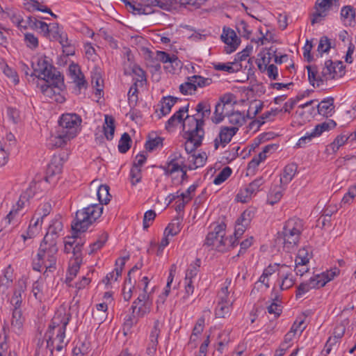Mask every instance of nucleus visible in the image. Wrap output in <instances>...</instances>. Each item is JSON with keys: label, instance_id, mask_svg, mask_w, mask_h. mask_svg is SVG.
Segmentation results:
<instances>
[{"label": "nucleus", "instance_id": "1", "mask_svg": "<svg viewBox=\"0 0 356 356\" xmlns=\"http://www.w3.org/2000/svg\"><path fill=\"white\" fill-rule=\"evenodd\" d=\"M102 214V207L98 204H92L76 212L75 218L72 222V235L65 238V242L76 245L79 233L86 232L90 225Z\"/></svg>", "mask_w": 356, "mask_h": 356}, {"label": "nucleus", "instance_id": "2", "mask_svg": "<svg viewBox=\"0 0 356 356\" xmlns=\"http://www.w3.org/2000/svg\"><path fill=\"white\" fill-rule=\"evenodd\" d=\"M58 247L51 241H42L35 257L33 259L32 268L35 271L41 272L44 268V276L47 277L49 273L56 270Z\"/></svg>", "mask_w": 356, "mask_h": 356}, {"label": "nucleus", "instance_id": "3", "mask_svg": "<svg viewBox=\"0 0 356 356\" xmlns=\"http://www.w3.org/2000/svg\"><path fill=\"white\" fill-rule=\"evenodd\" d=\"M302 231L303 222L300 218H292L286 221L277 238L283 240V248L286 252H291L298 246Z\"/></svg>", "mask_w": 356, "mask_h": 356}, {"label": "nucleus", "instance_id": "4", "mask_svg": "<svg viewBox=\"0 0 356 356\" xmlns=\"http://www.w3.org/2000/svg\"><path fill=\"white\" fill-rule=\"evenodd\" d=\"M152 307V300L149 295L143 293L133 302L131 307L132 314L126 319L125 323L129 326L136 325L138 318L149 314Z\"/></svg>", "mask_w": 356, "mask_h": 356}, {"label": "nucleus", "instance_id": "5", "mask_svg": "<svg viewBox=\"0 0 356 356\" xmlns=\"http://www.w3.org/2000/svg\"><path fill=\"white\" fill-rule=\"evenodd\" d=\"M70 317L71 315L65 312L56 313L49 326V334L51 333V330H56V337L55 339L58 341L56 347L58 351L62 350L64 346L67 344V343L64 342V339L65 337L66 327L69 323Z\"/></svg>", "mask_w": 356, "mask_h": 356}, {"label": "nucleus", "instance_id": "6", "mask_svg": "<svg viewBox=\"0 0 356 356\" xmlns=\"http://www.w3.org/2000/svg\"><path fill=\"white\" fill-rule=\"evenodd\" d=\"M81 118L76 113L63 114L58 120V130L63 131L67 138H74L77 134Z\"/></svg>", "mask_w": 356, "mask_h": 356}, {"label": "nucleus", "instance_id": "7", "mask_svg": "<svg viewBox=\"0 0 356 356\" xmlns=\"http://www.w3.org/2000/svg\"><path fill=\"white\" fill-rule=\"evenodd\" d=\"M60 73L49 63L46 56L40 57L37 60V67H34L33 73L31 76H35L44 81L52 79Z\"/></svg>", "mask_w": 356, "mask_h": 356}, {"label": "nucleus", "instance_id": "8", "mask_svg": "<svg viewBox=\"0 0 356 356\" xmlns=\"http://www.w3.org/2000/svg\"><path fill=\"white\" fill-rule=\"evenodd\" d=\"M339 0H317L315 4L316 13L313 14L312 24L318 23L324 19L330 10L337 11Z\"/></svg>", "mask_w": 356, "mask_h": 356}, {"label": "nucleus", "instance_id": "9", "mask_svg": "<svg viewBox=\"0 0 356 356\" xmlns=\"http://www.w3.org/2000/svg\"><path fill=\"white\" fill-rule=\"evenodd\" d=\"M64 80L61 74H57L52 79L45 81V83L41 85L40 90L44 95L53 98V97L60 95L64 88Z\"/></svg>", "mask_w": 356, "mask_h": 356}, {"label": "nucleus", "instance_id": "10", "mask_svg": "<svg viewBox=\"0 0 356 356\" xmlns=\"http://www.w3.org/2000/svg\"><path fill=\"white\" fill-rule=\"evenodd\" d=\"M264 184V179L259 177L250 183L237 194V199L241 202H248L252 197L254 196Z\"/></svg>", "mask_w": 356, "mask_h": 356}, {"label": "nucleus", "instance_id": "11", "mask_svg": "<svg viewBox=\"0 0 356 356\" xmlns=\"http://www.w3.org/2000/svg\"><path fill=\"white\" fill-rule=\"evenodd\" d=\"M63 222L61 220L60 216H56L49 225L48 230L42 241L49 242L52 243H58V238L60 235V232L63 231Z\"/></svg>", "mask_w": 356, "mask_h": 356}, {"label": "nucleus", "instance_id": "12", "mask_svg": "<svg viewBox=\"0 0 356 356\" xmlns=\"http://www.w3.org/2000/svg\"><path fill=\"white\" fill-rule=\"evenodd\" d=\"M228 287H222L220 292V301L216 307L215 315L218 318H225L229 315L232 303L228 300Z\"/></svg>", "mask_w": 356, "mask_h": 356}, {"label": "nucleus", "instance_id": "13", "mask_svg": "<svg viewBox=\"0 0 356 356\" xmlns=\"http://www.w3.org/2000/svg\"><path fill=\"white\" fill-rule=\"evenodd\" d=\"M238 129L236 127H222L218 137L214 140V148L217 150L220 145L225 147L236 134Z\"/></svg>", "mask_w": 356, "mask_h": 356}, {"label": "nucleus", "instance_id": "14", "mask_svg": "<svg viewBox=\"0 0 356 356\" xmlns=\"http://www.w3.org/2000/svg\"><path fill=\"white\" fill-rule=\"evenodd\" d=\"M222 40L226 44L225 51L227 54H231L236 51L240 43V40L236 35V33L230 29L227 30L224 28L221 35Z\"/></svg>", "mask_w": 356, "mask_h": 356}, {"label": "nucleus", "instance_id": "15", "mask_svg": "<svg viewBox=\"0 0 356 356\" xmlns=\"http://www.w3.org/2000/svg\"><path fill=\"white\" fill-rule=\"evenodd\" d=\"M225 229L226 225L225 223L216 225L213 231L207 234L204 245L216 250V245H218V242L220 241L219 238L225 236Z\"/></svg>", "mask_w": 356, "mask_h": 356}, {"label": "nucleus", "instance_id": "16", "mask_svg": "<svg viewBox=\"0 0 356 356\" xmlns=\"http://www.w3.org/2000/svg\"><path fill=\"white\" fill-rule=\"evenodd\" d=\"M161 326L159 320L154 321V326L149 334V341L146 350L148 355L154 356L156 353L158 346V338L160 335Z\"/></svg>", "mask_w": 356, "mask_h": 356}, {"label": "nucleus", "instance_id": "17", "mask_svg": "<svg viewBox=\"0 0 356 356\" xmlns=\"http://www.w3.org/2000/svg\"><path fill=\"white\" fill-rule=\"evenodd\" d=\"M156 58L157 60H159L163 63H169L171 65V69H170L168 65L165 66V68L171 73H174L175 70V67H178L180 61L178 58L175 55H170L169 54L162 51H157Z\"/></svg>", "mask_w": 356, "mask_h": 356}, {"label": "nucleus", "instance_id": "18", "mask_svg": "<svg viewBox=\"0 0 356 356\" xmlns=\"http://www.w3.org/2000/svg\"><path fill=\"white\" fill-rule=\"evenodd\" d=\"M233 108H234L218 102L216 105L213 116L211 118L212 122L214 124H219L224 120L225 116H229V114L232 113Z\"/></svg>", "mask_w": 356, "mask_h": 356}, {"label": "nucleus", "instance_id": "19", "mask_svg": "<svg viewBox=\"0 0 356 356\" xmlns=\"http://www.w3.org/2000/svg\"><path fill=\"white\" fill-rule=\"evenodd\" d=\"M26 288V285L24 282H18L10 299V304L13 307V309H22L21 307L23 301L22 295L24 292Z\"/></svg>", "mask_w": 356, "mask_h": 356}, {"label": "nucleus", "instance_id": "20", "mask_svg": "<svg viewBox=\"0 0 356 356\" xmlns=\"http://www.w3.org/2000/svg\"><path fill=\"white\" fill-rule=\"evenodd\" d=\"M129 259V257H124L119 258L115 261L116 268L111 273H108L103 280V282L107 285L111 280L116 281L118 278L121 276L123 268L125 265V261Z\"/></svg>", "mask_w": 356, "mask_h": 356}, {"label": "nucleus", "instance_id": "21", "mask_svg": "<svg viewBox=\"0 0 356 356\" xmlns=\"http://www.w3.org/2000/svg\"><path fill=\"white\" fill-rule=\"evenodd\" d=\"M317 111L318 114L324 117L332 116L334 111V98L330 97L322 100L317 105Z\"/></svg>", "mask_w": 356, "mask_h": 356}, {"label": "nucleus", "instance_id": "22", "mask_svg": "<svg viewBox=\"0 0 356 356\" xmlns=\"http://www.w3.org/2000/svg\"><path fill=\"white\" fill-rule=\"evenodd\" d=\"M298 171V165L296 163H291L286 165L282 172L280 177V183L282 185H287Z\"/></svg>", "mask_w": 356, "mask_h": 356}, {"label": "nucleus", "instance_id": "23", "mask_svg": "<svg viewBox=\"0 0 356 356\" xmlns=\"http://www.w3.org/2000/svg\"><path fill=\"white\" fill-rule=\"evenodd\" d=\"M189 104L180 108L176 113H175L170 119L166 122L165 129L169 130L170 128L174 127L177 123L184 121L183 115L184 113H188Z\"/></svg>", "mask_w": 356, "mask_h": 356}, {"label": "nucleus", "instance_id": "24", "mask_svg": "<svg viewBox=\"0 0 356 356\" xmlns=\"http://www.w3.org/2000/svg\"><path fill=\"white\" fill-rule=\"evenodd\" d=\"M24 318L22 316V309H13L11 327L15 332H19L22 328Z\"/></svg>", "mask_w": 356, "mask_h": 356}, {"label": "nucleus", "instance_id": "25", "mask_svg": "<svg viewBox=\"0 0 356 356\" xmlns=\"http://www.w3.org/2000/svg\"><path fill=\"white\" fill-rule=\"evenodd\" d=\"M308 72V79L310 84L314 87H320L323 85L325 79L322 75L318 74L317 67L316 66H307L306 67Z\"/></svg>", "mask_w": 356, "mask_h": 356}, {"label": "nucleus", "instance_id": "26", "mask_svg": "<svg viewBox=\"0 0 356 356\" xmlns=\"http://www.w3.org/2000/svg\"><path fill=\"white\" fill-rule=\"evenodd\" d=\"M70 72L72 75L73 81L76 83V86L81 89V88L86 87V81L84 79V76L81 73L78 65L72 64L69 67Z\"/></svg>", "mask_w": 356, "mask_h": 356}, {"label": "nucleus", "instance_id": "27", "mask_svg": "<svg viewBox=\"0 0 356 356\" xmlns=\"http://www.w3.org/2000/svg\"><path fill=\"white\" fill-rule=\"evenodd\" d=\"M321 74L325 81L332 80L337 77L334 63L331 60H326Z\"/></svg>", "mask_w": 356, "mask_h": 356}, {"label": "nucleus", "instance_id": "28", "mask_svg": "<svg viewBox=\"0 0 356 356\" xmlns=\"http://www.w3.org/2000/svg\"><path fill=\"white\" fill-rule=\"evenodd\" d=\"M272 59V54L270 51H261L257 54V58L256 59V63L259 70L261 72L266 71V67L269 65V63Z\"/></svg>", "mask_w": 356, "mask_h": 356}, {"label": "nucleus", "instance_id": "29", "mask_svg": "<svg viewBox=\"0 0 356 356\" xmlns=\"http://www.w3.org/2000/svg\"><path fill=\"white\" fill-rule=\"evenodd\" d=\"M115 129V119L112 116L105 115L103 129L104 136L108 140H111L113 138Z\"/></svg>", "mask_w": 356, "mask_h": 356}, {"label": "nucleus", "instance_id": "30", "mask_svg": "<svg viewBox=\"0 0 356 356\" xmlns=\"http://www.w3.org/2000/svg\"><path fill=\"white\" fill-rule=\"evenodd\" d=\"M213 67L215 70L218 71H225L228 73H234L241 70L242 64L234 61L227 63H218L214 64Z\"/></svg>", "mask_w": 356, "mask_h": 356}, {"label": "nucleus", "instance_id": "31", "mask_svg": "<svg viewBox=\"0 0 356 356\" xmlns=\"http://www.w3.org/2000/svg\"><path fill=\"white\" fill-rule=\"evenodd\" d=\"M219 240L218 245H216V250L218 252H224L237 245L236 239L234 238L232 236H230L229 238L225 236L219 238Z\"/></svg>", "mask_w": 356, "mask_h": 356}, {"label": "nucleus", "instance_id": "32", "mask_svg": "<svg viewBox=\"0 0 356 356\" xmlns=\"http://www.w3.org/2000/svg\"><path fill=\"white\" fill-rule=\"evenodd\" d=\"M46 19L40 16H30L28 17V25L31 29H39L41 32L44 33V31L48 30V24L40 19Z\"/></svg>", "mask_w": 356, "mask_h": 356}, {"label": "nucleus", "instance_id": "33", "mask_svg": "<svg viewBox=\"0 0 356 356\" xmlns=\"http://www.w3.org/2000/svg\"><path fill=\"white\" fill-rule=\"evenodd\" d=\"M181 159V155L178 153H175L169 158V160L167 162V165L170 168L169 172L173 174L181 170L184 164V161H179Z\"/></svg>", "mask_w": 356, "mask_h": 356}, {"label": "nucleus", "instance_id": "34", "mask_svg": "<svg viewBox=\"0 0 356 356\" xmlns=\"http://www.w3.org/2000/svg\"><path fill=\"white\" fill-rule=\"evenodd\" d=\"M175 0H142L143 5L149 6H157L165 10H170L174 8Z\"/></svg>", "mask_w": 356, "mask_h": 356}, {"label": "nucleus", "instance_id": "35", "mask_svg": "<svg viewBox=\"0 0 356 356\" xmlns=\"http://www.w3.org/2000/svg\"><path fill=\"white\" fill-rule=\"evenodd\" d=\"M63 164L61 159L54 156L47 166V174L48 177L54 176L61 172Z\"/></svg>", "mask_w": 356, "mask_h": 356}, {"label": "nucleus", "instance_id": "36", "mask_svg": "<svg viewBox=\"0 0 356 356\" xmlns=\"http://www.w3.org/2000/svg\"><path fill=\"white\" fill-rule=\"evenodd\" d=\"M279 275L280 279L282 280L281 284L280 285V289L282 291L289 289L295 284L296 280L291 272H280Z\"/></svg>", "mask_w": 356, "mask_h": 356}, {"label": "nucleus", "instance_id": "37", "mask_svg": "<svg viewBox=\"0 0 356 356\" xmlns=\"http://www.w3.org/2000/svg\"><path fill=\"white\" fill-rule=\"evenodd\" d=\"M200 124H204V121L203 119H199L196 118L195 115H187L183 121L184 131L185 132L189 130V128L190 129H194L195 127L200 126Z\"/></svg>", "mask_w": 356, "mask_h": 356}, {"label": "nucleus", "instance_id": "38", "mask_svg": "<svg viewBox=\"0 0 356 356\" xmlns=\"http://www.w3.org/2000/svg\"><path fill=\"white\" fill-rule=\"evenodd\" d=\"M347 140L346 134H341L338 135L334 141L327 147L325 152L330 153L331 150L332 153L337 152L342 145L347 143Z\"/></svg>", "mask_w": 356, "mask_h": 356}, {"label": "nucleus", "instance_id": "39", "mask_svg": "<svg viewBox=\"0 0 356 356\" xmlns=\"http://www.w3.org/2000/svg\"><path fill=\"white\" fill-rule=\"evenodd\" d=\"M178 100L177 97H174L172 96H169L167 97H163L161 101V108L160 111L162 115H166L168 114L172 107L175 104L177 101Z\"/></svg>", "mask_w": 356, "mask_h": 356}, {"label": "nucleus", "instance_id": "40", "mask_svg": "<svg viewBox=\"0 0 356 356\" xmlns=\"http://www.w3.org/2000/svg\"><path fill=\"white\" fill-rule=\"evenodd\" d=\"M311 257V252L308 249L305 248L300 249L295 261L297 267L306 266L309 263Z\"/></svg>", "mask_w": 356, "mask_h": 356}, {"label": "nucleus", "instance_id": "41", "mask_svg": "<svg viewBox=\"0 0 356 356\" xmlns=\"http://www.w3.org/2000/svg\"><path fill=\"white\" fill-rule=\"evenodd\" d=\"M109 186L107 185H101L97 192L98 200L100 202L99 204L102 208V204H107L110 200L111 195L109 194Z\"/></svg>", "mask_w": 356, "mask_h": 356}, {"label": "nucleus", "instance_id": "42", "mask_svg": "<svg viewBox=\"0 0 356 356\" xmlns=\"http://www.w3.org/2000/svg\"><path fill=\"white\" fill-rule=\"evenodd\" d=\"M195 111L200 115L199 119H203L204 121V119L209 118L211 115L210 104L206 101L200 102L196 106Z\"/></svg>", "mask_w": 356, "mask_h": 356}, {"label": "nucleus", "instance_id": "43", "mask_svg": "<svg viewBox=\"0 0 356 356\" xmlns=\"http://www.w3.org/2000/svg\"><path fill=\"white\" fill-rule=\"evenodd\" d=\"M181 229V221L179 218L173 219L165 229L164 234L167 236H174Z\"/></svg>", "mask_w": 356, "mask_h": 356}, {"label": "nucleus", "instance_id": "44", "mask_svg": "<svg viewBox=\"0 0 356 356\" xmlns=\"http://www.w3.org/2000/svg\"><path fill=\"white\" fill-rule=\"evenodd\" d=\"M204 124H200V126L195 127L194 129H189V130L185 131L186 138H191L202 141L204 136Z\"/></svg>", "mask_w": 356, "mask_h": 356}, {"label": "nucleus", "instance_id": "45", "mask_svg": "<svg viewBox=\"0 0 356 356\" xmlns=\"http://www.w3.org/2000/svg\"><path fill=\"white\" fill-rule=\"evenodd\" d=\"M341 19L343 22L348 21L350 25L355 19V11L351 6H345L341 10Z\"/></svg>", "mask_w": 356, "mask_h": 356}, {"label": "nucleus", "instance_id": "46", "mask_svg": "<svg viewBox=\"0 0 356 356\" xmlns=\"http://www.w3.org/2000/svg\"><path fill=\"white\" fill-rule=\"evenodd\" d=\"M131 139L129 134L127 132L124 133L119 141L118 150L120 153H126L131 147Z\"/></svg>", "mask_w": 356, "mask_h": 356}, {"label": "nucleus", "instance_id": "47", "mask_svg": "<svg viewBox=\"0 0 356 356\" xmlns=\"http://www.w3.org/2000/svg\"><path fill=\"white\" fill-rule=\"evenodd\" d=\"M108 238V235L106 232H103L101 235H99L97 240L90 244V251L89 252V254H91L101 249L107 241Z\"/></svg>", "mask_w": 356, "mask_h": 356}, {"label": "nucleus", "instance_id": "48", "mask_svg": "<svg viewBox=\"0 0 356 356\" xmlns=\"http://www.w3.org/2000/svg\"><path fill=\"white\" fill-rule=\"evenodd\" d=\"M62 33L58 23H53L48 25V30L44 31V35L49 37L50 40H55Z\"/></svg>", "mask_w": 356, "mask_h": 356}, {"label": "nucleus", "instance_id": "49", "mask_svg": "<svg viewBox=\"0 0 356 356\" xmlns=\"http://www.w3.org/2000/svg\"><path fill=\"white\" fill-rule=\"evenodd\" d=\"M228 119L230 124L236 126H242L245 122L244 114L239 111H232L229 114Z\"/></svg>", "mask_w": 356, "mask_h": 356}, {"label": "nucleus", "instance_id": "50", "mask_svg": "<svg viewBox=\"0 0 356 356\" xmlns=\"http://www.w3.org/2000/svg\"><path fill=\"white\" fill-rule=\"evenodd\" d=\"M188 80L194 81L196 89L199 88H203L209 86L212 83V79L211 78H204L200 75H193L188 77Z\"/></svg>", "mask_w": 356, "mask_h": 356}, {"label": "nucleus", "instance_id": "51", "mask_svg": "<svg viewBox=\"0 0 356 356\" xmlns=\"http://www.w3.org/2000/svg\"><path fill=\"white\" fill-rule=\"evenodd\" d=\"M191 162H193V166H189L188 169H195L199 167H202L204 165L207 161V155L206 153L203 152L202 154H198L197 155L193 154L191 155Z\"/></svg>", "mask_w": 356, "mask_h": 356}, {"label": "nucleus", "instance_id": "52", "mask_svg": "<svg viewBox=\"0 0 356 356\" xmlns=\"http://www.w3.org/2000/svg\"><path fill=\"white\" fill-rule=\"evenodd\" d=\"M282 197V192L279 187H275L270 190L268 195L267 203L273 205L277 203Z\"/></svg>", "mask_w": 356, "mask_h": 356}, {"label": "nucleus", "instance_id": "53", "mask_svg": "<svg viewBox=\"0 0 356 356\" xmlns=\"http://www.w3.org/2000/svg\"><path fill=\"white\" fill-rule=\"evenodd\" d=\"M179 91L184 95L194 94L196 91V86H195L194 81H191L187 79V81L179 86Z\"/></svg>", "mask_w": 356, "mask_h": 356}, {"label": "nucleus", "instance_id": "54", "mask_svg": "<svg viewBox=\"0 0 356 356\" xmlns=\"http://www.w3.org/2000/svg\"><path fill=\"white\" fill-rule=\"evenodd\" d=\"M132 73L137 76L134 83H137V84L139 83L140 86L146 83L145 72L140 66L136 65H134L132 67Z\"/></svg>", "mask_w": 356, "mask_h": 356}, {"label": "nucleus", "instance_id": "55", "mask_svg": "<svg viewBox=\"0 0 356 356\" xmlns=\"http://www.w3.org/2000/svg\"><path fill=\"white\" fill-rule=\"evenodd\" d=\"M201 265L200 259L197 258L193 264H191L186 273V280H191L195 277L200 269Z\"/></svg>", "mask_w": 356, "mask_h": 356}, {"label": "nucleus", "instance_id": "56", "mask_svg": "<svg viewBox=\"0 0 356 356\" xmlns=\"http://www.w3.org/2000/svg\"><path fill=\"white\" fill-rule=\"evenodd\" d=\"M232 170L229 167H225L214 178L213 184L216 185H219L224 182L232 174Z\"/></svg>", "mask_w": 356, "mask_h": 356}, {"label": "nucleus", "instance_id": "57", "mask_svg": "<svg viewBox=\"0 0 356 356\" xmlns=\"http://www.w3.org/2000/svg\"><path fill=\"white\" fill-rule=\"evenodd\" d=\"M54 41H58L62 47L66 49L65 51H66L67 54H72L74 50L71 47L70 42L68 40L66 33L62 31V33L58 35V38H56V39H55Z\"/></svg>", "mask_w": 356, "mask_h": 356}, {"label": "nucleus", "instance_id": "58", "mask_svg": "<svg viewBox=\"0 0 356 356\" xmlns=\"http://www.w3.org/2000/svg\"><path fill=\"white\" fill-rule=\"evenodd\" d=\"M163 138L157 136L153 139L147 140L145 145V149L149 152H152L159 147L163 146Z\"/></svg>", "mask_w": 356, "mask_h": 356}, {"label": "nucleus", "instance_id": "59", "mask_svg": "<svg viewBox=\"0 0 356 356\" xmlns=\"http://www.w3.org/2000/svg\"><path fill=\"white\" fill-rule=\"evenodd\" d=\"M24 42L27 47L35 49L38 47V38L33 33H26L24 34Z\"/></svg>", "mask_w": 356, "mask_h": 356}, {"label": "nucleus", "instance_id": "60", "mask_svg": "<svg viewBox=\"0 0 356 356\" xmlns=\"http://www.w3.org/2000/svg\"><path fill=\"white\" fill-rule=\"evenodd\" d=\"M331 48V42L330 39L327 36H323L321 38L318 46L317 51L318 54L322 56L323 53L327 52Z\"/></svg>", "mask_w": 356, "mask_h": 356}, {"label": "nucleus", "instance_id": "61", "mask_svg": "<svg viewBox=\"0 0 356 356\" xmlns=\"http://www.w3.org/2000/svg\"><path fill=\"white\" fill-rule=\"evenodd\" d=\"M13 283V273L10 267H8L5 270L3 275L0 277V284L5 286L8 289Z\"/></svg>", "mask_w": 356, "mask_h": 356}, {"label": "nucleus", "instance_id": "62", "mask_svg": "<svg viewBox=\"0 0 356 356\" xmlns=\"http://www.w3.org/2000/svg\"><path fill=\"white\" fill-rule=\"evenodd\" d=\"M186 139L185 150L188 154L194 152L195 149L202 145V141L200 140H195L191 138H186Z\"/></svg>", "mask_w": 356, "mask_h": 356}, {"label": "nucleus", "instance_id": "63", "mask_svg": "<svg viewBox=\"0 0 356 356\" xmlns=\"http://www.w3.org/2000/svg\"><path fill=\"white\" fill-rule=\"evenodd\" d=\"M204 326V318L201 317L198 318L197 321L195 325L193 330L192 334L191 336V341H195L196 338L199 334H200L203 330Z\"/></svg>", "mask_w": 356, "mask_h": 356}, {"label": "nucleus", "instance_id": "64", "mask_svg": "<svg viewBox=\"0 0 356 356\" xmlns=\"http://www.w3.org/2000/svg\"><path fill=\"white\" fill-rule=\"evenodd\" d=\"M82 259H71L70 261V266L68 268V274L70 276L75 277L79 270Z\"/></svg>", "mask_w": 356, "mask_h": 356}]
</instances>
